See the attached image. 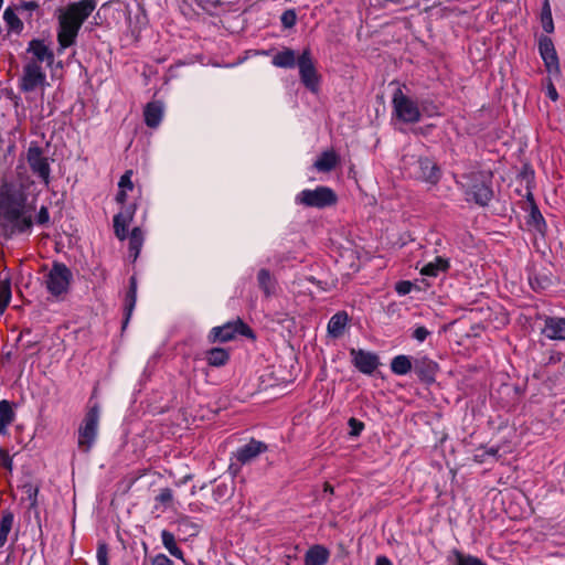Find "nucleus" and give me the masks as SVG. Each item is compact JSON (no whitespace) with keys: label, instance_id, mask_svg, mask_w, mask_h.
Returning a JSON list of instances; mask_svg holds the SVG:
<instances>
[{"label":"nucleus","instance_id":"nucleus-54","mask_svg":"<svg viewBox=\"0 0 565 565\" xmlns=\"http://www.w3.org/2000/svg\"><path fill=\"white\" fill-rule=\"evenodd\" d=\"M375 565H392V562L385 556H379Z\"/></svg>","mask_w":565,"mask_h":565},{"label":"nucleus","instance_id":"nucleus-4","mask_svg":"<svg viewBox=\"0 0 565 565\" xmlns=\"http://www.w3.org/2000/svg\"><path fill=\"white\" fill-rule=\"evenodd\" d=\"M393 115L402 122L416 124L422 118L418 104L397 88L392 98Z\"/></svg>","mask_w":565,"mask_h":565},{"label":"nucleus","instance_id":"nucleus-31","mask_svg":"<svg viewBox=\"0 0 565 565\" xmlns=\"http://www.w3.org/2000/svg\"><path fill=\"white\" fill-rule=\"evenodd\" d=\"M413 369V363L407 355H397L391 362V370L396 375H405Z\"/></svg>","mask_w":565,"mask_h":565},{"label":"nucleus","instance_id":"nucleus-32","mask_svg":"<svg viewBox=\"0 0 565 565\" xmlns=\"http://www.w3.org/2000/svg\"><path fill=\"white\" fill-rule=\"evenodd\" d=\"M18 14L14 8H7L3 12V20L11 31L20 33L23 29V23Z\"/></svg>","mask_w":565,"mask_h":565},{"label":"nucleus","instance_id":"nucleus-34","mask_svg":"<svg viewBox=\"0 0 565 565\" xmlns=\"http://www.w3.org/2000/svg\"><path fill=\"white\" fill-rule=\"evenodd\" d=\"M39 3L35 1H20L14 6V9L21 14L28 22L32 20V13L39 10Z\"/></svg>","mask_w":565,"mask_h":565},{"label":"nucleus","instance_id":"nucleus-52","mask_svg":"<svg viewBox=\"0 0 565 565\" xmlns=\"http://www.w3.org/2000/svg\"><path fill=\"white\" fill-rule=\"evenodd\" d=\"M547 96L554 102L557 100V98H558V94L553 84H550L547 87Z\"/></svg>","mask_w":565,"mask_h":565},{"label":"nucleus","instance_id":"nucleus-25","mask_svg":"<svg viewBox=\"0 0 565 565\" xmlns=\"http://www.w3.org/2000/svg\"><path fill=\"white\" fill-rule=\"evenodd\" d=\"M448 268V259L438 256L433 262L425 264L420 268V274L424 276L437 277L440 273L447 271Z\"/></svg>","mask_w":565,"mask_h":565},{"label":"nucleus","instance_id":"nucleus-35","mask_svg":"<svg viewBox=\"0 0 565 565\" xmlns=\"http://www.w3.org/2000/svg\"><path fill=\"white\" fill-rule=\"evenodd\" d=\"M233 484L221 482L214 488L213 498L217 502H225L233 495Z\"/></svg>","mask_w":565,"mask_h":565},{"label":"nucleus","instance_id":"nucleus-12","mask_svg":"<svg viewBox=\"0 0 565 565\" xmlns=\"http://www.w3.org/2000/svg\"><path fill=\"white\" fill-rule=\"evenodd\" d=\"M26 160L32 172L36 174L45 185H49L51 168L49 159L43 156L42 149L38 146H31L28 149Z\"/></svg>","mask_w":565,"mask_h":565},{"label":"nucleus","instance_id":"nucleus-36","mask_svg":"<svg viewBox=\"0 0 565 565\" xmlns=\"http://www.w3.org/2000/svg\"><path fill=\"white\" fill-rule=\"evenodd\" d=\"M541 22L545 32L552 33L554 31V23L548 0H544L541 13Z\"/></svg>","mask_w":565,"mask_h":565},{"label":"nucleus","instance_id":"nucleus-43","mask_svg":"<svg viewBox=\"0 0 565 565\" xmlns=\"http://www.w3.org/2000/svg\"><path fill=\"white\" fill-rule=\"evenodd\" d=\"M297 20L296 13L292 10H287L281 15V23L285 28H291Z\"/></svg>","mask_w":565,"mask_h":565},{"label":"nucleus","instance_id":"nucleus-16","mask_svg":"<svg viewBox=\"0 0 565 565\" xmlns=\"http://www.w3.org/2000/svg\"><path fill=\"white\" fill-rule=\"evenodd\" d=\"M266 450L267 446L264 443L252 439L246 445L239 447L234 457L241 465H246Z\"/></svg>","mask_w":565,"mask_h":565},{"label":"nucleus","instance_id":"nucleus-13","mask_svg":"<svg viewBox=\"0 0 565 565\" xmlns=\"http://www.w3.org/2000/svg\"><path fill=\"white\" fill-rule=\"evenodd\" d=\"M25 62H33L38 65L44 63L51 67L54 62V53L43 40L34 39L28 45Z\"/></svg>","mask_w":565,"mask_h":565},{"label":"nucleus","instance_id":"nucleus-29","mask_svg":"<svg viewBox=\"0 0 565 565\" xmlns=\"http://www.w3.org/2000/svg\"><path fill=\"white\" fill-rule=\"evenodd\" d=\"M14 412L9 401L0 402V434L7 431V427L14 420Z\"/></svg>","mask_w":565,"mask_h":565},{"label":"nucleus","instance_id":"nucleus-56","mask_svg":"<svg viewBox=\"0 0 565 565\" xmlns=\"http://www.w3.org/2000/svg\"><path fill=\"white\" fill-rule=\"evenodd\" d=\"M186 565H192V564H186Z\"/></svg>","mask_w":565,"mask_h":565},{"label":"nucleus","instance_id":"nucleus-1","mask_svg":"<svg viewBox=\"0 0 565 565\" xmlns=\"http://www.w3.org/2000/svg\"><path fill=\"white\" fill-rule=\"evenodd\" d=\"M33 206L25 203L21 192L8 190L0 194V234L11 236L23 233L32 226Z\"/></svg>","mask_w":565,"mask_h":565},{"label":"nucleus","instance_id":"nucleus-23","mask_svg":"<svg viewBox=\"0 0 565 565\" xmlns=\"http://www.w3.org/2000/svg\"><path fill=\"white\" fill-rule=\"evenodd\" d=\"M329 559V551L321 546L310 547L305 555V565H324Z\"/></svg>","mask_w":565,"mask_h":565},{"label":"nucleus","instance_id":"nucleus-51","mask_svg":"<svg viewBox=\"0 0 565 565\" xmlns=\"http://www.w3.org/2000/svg\"><path fill=\"white\" fill-rule=\"evenodd\" d=\"M498 452V449H494V448H490L489 450L487 451H483L482 454H477L476 455V459L480 462H483L486 460V455H489V456H495Z\"/></svg>","mask_w":565,"mask_h":565},{"label":"nucleus","instance_id":"nucleus-53","mask_svg":"<svg viewBox=\"0 0 565 565\" xmlns=\"http://www.w3.org/2000/svg\"><path fill=\"white\" fill-rule=\"evenodd\" d=\"M397 291L402 295H405L411 289V284L409 282H401L397 285Z\"/></svg>","mask_w":565,"mask_h":565},{"label":"nucleus","instance_id":"nucleus-3","mask_svg":"<svg viewBox=\"0 0 565 565\" xmlns=\"http://www.w3.org/2000/svg\"><path fill=\"white\" fill-rule=\"evenodd\" d=\"M461 179L458 184L477 204L484 206L492 200V173L490 171H473L463 174Z\"/></svg>","mask_w":565,"mask_h":565},{"label":"nucleus","instance_id":"nucleus-50","mask_svg":"<svg viewBox=\"0 0 565 565\" xmlns=\"http://www.w3.org/2000/svg\"><path fill=\"white\" fill-rule=\"evenodd\" d=\"M349 424L353 428V435H359L364 427L363 423L355 418H350Z\"/></svg>","mask_w":565,"mask_h":565},{"label":"nucleus","instance_id":"nucleus-44","mask_svg":"<svg viewBox=\"0 0 565 565\" xmlns=\"http://www.w3.org/2000/svg\"><path fill=\"white\" fill-rule=\"evenodd\" d=\"M0 466L8 471L12 470V458L3 448H0Z\"/></svg>","mask_w":565,"mask_h":565},{"label":"nucleus","instance_id":"nucleus-28","mask_svg":"<svg viewBox=\"0 0 565 565\" xmlns=\"http://www.w3.org/2000/svg\"><path fill=\"white\" fill-rule=\"evenodd\" d=\"M230 353L223 348H213L206 352V361L211 366H223L227 363Z\"/></svg>","mask_w":565,"mask_h":565},{"label":"nucleus","instance_id":"nucleus-21","mask_svg":"<svg viewBox=\"0 0 565 565\" xmlns=\"http://www.w3.org/2000/svg\"><path fill=\"white\" fill-rule=\"evenodd\" d=\"M340 162L339 156L333 150L323 151L315 161L313 168L319 172H330Z\"/></svg>","mask_w":565,"mask_h":565},{"label":"nucleus","instance_id":"nucleus-49","mask_svg":"<svg viewBox=\"0 0 565 565\" xmlns=\"http://www.w3.org/2000/svg\"><path fill=\"white\" fill-rule=\"evenodd\" d=\"M50 220L49 211L45 206H42L39 211L36 222L39 224H46Z\"/></svg>","mask_w":565,"mask_h":565},{"label":"nucleus","instance_id":"nucleus-41","mask_svg":"<svg viewBox=\"0 0 565 565\" xmlns=\"http://www.w3.org/2000/svg\"><path fill=\"white\" fill-rule=\"evenodd\" d=\"M97 562L98 565H109L108 563V547L105 543H100L97 547Z\"/></svg>","mask_w":565,"mask_h":565},{"label":"nucleus","instance_id":"nucleus-24","mask_svg":"<svg viewBox=\"0 0 565 565\" xmlns=\"http://www.w3.org/2000/svg\"><path fill=\"white\" fill-rule=\"evenodd\" d=\"M257 281L266 297H270L276 292L277 281L268 269L263 268L258 271Z\"/></svg>","mask_w":565,"mask_h":565},{"label":"nucleus","instance_id":"nucleus-9","mask_svg":"<svg viewBox=\"0 0 565 565\" xmlns=\"http://www.w3.org/2000/svg\"><path fill=\"white\" fill-rule=\"evenodd\" d=\"M71 279L70 269L64 264L56 263L46 275L45 285L52 295L58 296L67 290Z\"/></svg>","mask_w":565,"mask_h":565},{"label":"nucleus","instance_id":"nucleus-6","mask_svg":"<svg viewBox=\"0 0 565 565\" xmlns=\"http://www.w3.org/2000/svg\"><path fill=\"white\" fill-rule=\"evenodd\" d=\"M295 201L297 204L307 207L324 209L334 205L338 201V196L332 189L321 185L313 190L299 192Z\"/></svg>","mask_w":565,"mask_h":565},{"label":"nucleus","instance_id":"nucleus-11","mask_svg":"<svg viewBox=\"0 0 565 565\" xmlns=\"http://www.w3.org/2000/svg\"><path fill=\"white\" fill-rule=\"evenodd\" d=\"M409 174L416 180L437 184L440 179V169L433 160L419 158L414 162Z\"/></svg>","mask_w":565,"mask_h":565},{"label":"nucleus","instance_id":"nucleus-38","mask_svg":"<svg viewBox=\"0 0 565 565\" xmlns=\"http://www.w3.org/2000/svg\"><path fill=\"white\" fill-rule=\"evenodd\" d=\"M143 243V236L141 233V230L139 227H135L131 231L130 237H129V248L130 252L134 254V257L136 258L140 252V248Z\"/></svg>","mask_w":565,"mask_h":565},{"label":"nucleus","instance_id":"nucleus-10","mask_svg":"<svg viewBox=\"0 0 565 565\" xmlns=\"http://www.w3.org/2000/svg\"><path fill=\"white\" fill-rule=\"evenodd\" d=\"M297 65L303 85L311 92H317L319 86V76L311 57L310 51L307 49L298 57Z\"/></svg>","mask_w":565,"mask_h":565},{"label":"nucleus","instance_id":"nucleus-55","mask_svg":"<svg viewBox=\"0 0 565 565\" xmlns=\"http://www.w3.org/2000/svg\"><path fill=\"white\" fill-rule=\"evenodd\" d=\"M323 491L324 492H329L330 494H332L333 493V487L330 483L326 482L324 487H323Z\"/></svg>","mask_w":565,"mask_h":565},{"label":"nucleus","instance_id":"nucleus-33","mask_svg":"<svg viewBox=\"0 0 565 565\" xmlns=\"http://www.w3.org/2000/svg\"><path fill=\"white\" fill-rule=\"evenodd\" d=\"M13 525V515L10 512L3 513L0 519V547L4 546L8 535Z\"/></svg>","mask_w":565,"mask_h":565},{"label":"nucleus","instance_id":"nucleus-5","mask_svg":"<svg viewBox=\"0 0 565 565\" xmlns=\"http://www.w3.org/2000/svg\"><path fill=\"white\" fill-rule=\"evenodd\" d=\"M99 417V407L97 405L92 406L85 414V417L78 428L77 445L84 452H88L92 449L97 438Z\"/></svg>","mask_w":565,"mask_h":565},{"label":"nucleus","instance_id":"nucleus-20","mask_svg":"<svg viewBox=\"0 0 565 565\" xmlns=\"http://www.w3.org/2000/svg\"><path fill=\"white\" fill-rule=\"evenodd\" d=\"M163 116V104L154 100L146 105L143 110L145 122L150 128L159 126Z\"/></svg>","mask_w":565,"mask_h":565},{"label":"nucleus","instance_id":"nucleus-45","mask_svg":"<svg viewBox=\"0 0 565 565\" xmlns=\"http://www.w3.org/2000/svg\"><path fill=\"white\" fill-rule=\"evenodd\" d=\"M24 492L28 494L29 500L31 501V505H35L36 503V494H38V488L34 487L31 483H28L23 487Z\"/></svg>","mask_w":565,"mask_h":565},{"label":"nucleus","instance_id":"nucleus-8","mask_svg":"<svg viewBox=\"0 0 565 565\" xmlns=\"http://www.w3.org/2000/svg\"><path fill=\"white\" fill-rule=\"evenodd\" d=\"M236 334H242L247 338L254 339L253 330L243 322L241 319L227 322L220 327H214L209 334V341L215 342H227L235 338Z\"/></svg>","mask_w":565,"mask_h":565},{"label":"nucleus","instance_id":"nucleus-48","mask_svg":"<svg viewBox=\"0 0 565 565\" xmlns=\"http://www.w3.org/2000/svg\"><path fill=\"white\" fill-rule=\"evenodd\" d=\"M531 216L537 227L539 231H542V226H545V222H544V218L543 216L541 215V213L537 211V209H533L532 212H531Z\"/></svg>","mask_w":565,"mask_h":565},{"label":"nucleus","instance_id":"nucleus-37","mask_svg":"<svg viewBox=\"0 0 565 565\" xmlns=\"http://www.w3.org/2000/svg\"><path fill=\"white\" fill-rule=\"evenodd\" d=\"M11 300V285L4 279L0 280V315L4 312Z\"/></svg>","mask_w":565,"mask_h":565},{"label":"nucleus","instance_id":"nucleus-47","mask_svg":"<svg viewBox=\"0 0 565 565\" xmlns=\"http://www.w3.org/2000/svg\"><path fill=\"white\" fill-rule=\"evenodd\" d=\"M173 498L172 491L169 488L161 489L157 500L161 503H169Z\"/></svg>","mask_w":565,"mask_h":565},{"label":"nucleus","instance_id":"nucleus-14","mask_svg":"<svg viewBox=\"0 0 565 565\" xmlns=\"http://www.w3.org/2000/svg\"><path fill=\"white\" fill-rule=\"evenodd\" d=\"M355 367L365 374H371L379 365V359L374 353L352 349L350 351Z\"/></svg>","mask_w":565,"mask_h":565},{"label":"nucleus","instance_id":"nucleus-15","mask_svg":"<svg viewBox=\"0 0 565 565\" xmlns=\"http://www.w3.org/2000/svg\"><path fill=\"white\" fill-rule=\"evenodd\" d=\"M541 332L550 340L565 341V318L545 317Z\"/></svg>","mask_w":565,"mask_h":565},{"label":"nucleus","instance_id":"nucleus-46","mask_svg":"<svg viewBox=\"0 0 565 565\" xmlns=\"http://www.w3.org/2000/svg\"><path fill=\"white\" fill-rule=\"evenodd\" d=\"M429 334L430 332L425 327H417L413 332V338L419 342H423Z\"/></svg>","mask_w":565,"mask_h":565},{"label":"nucleus","instance_id":"nucleus-17","mask_svg":"<svg viewBox=\"0 0 565 565\" xmlns=\"http://www.w3.org/2000/svg\"><path fill=\"white\" fill-rule=\"evenodd\" d=\"M136 212L135 205L126 206L114 217V231L118 239L124 241L127 238L128 226L130 225Z\"/></svg>","mask_w":565,"mask_h":565},{"label":"nucleus","instance_id":"nucleus-19","mask_svg":"<svg viewBox=\"0 0 565 565\" xmlns=\"http://www.w3.org/2000/svg\"><path fill=\"white\" fill-rule=\"evenodd\" d=\"M540 54L548 70V72L558 70V58L556 55L555 47L548 38H543L540 40L539 44Z\"/></svg>","mask_w":565,"mask_h":565},{"label":"nucleus","instance_id":"nucleus-40","mask_svg":"<svg viewBox=\"0 0 565 565\" xmlns=\"http://www.w3.org/2000/svg\"><path fill=\"white\" fill-rule=\"evenodd\" d=\"M452 554L455 556V565H487L478 557L462 554L457 550H455Z\"/></svg>","mask_w":565,"mask_h":565},{"label":"nucleus","instance_id":"nucleus-2","mask_svg":"<svg viewBox=\"0 0 565 565\" xmlns=\"http://www.w3.org/2000/svg\"><path fill=\"white\" fill-rule=\"evenodd\" d=\"M96 6L97 0H79L61 11L57 32V42L61 49H66L75 43L81 26Z\"/></svg>","mask_w":565,"mask_h":565},{"label":"nucleus","instance_id":"nucleus-27","mask_svg":"<svg viewBox=\"0 0 565 565\" xmlns=\"http://www.w3.org/2000/svg\"><path fill=\"white\" fill-rule=\"evenodd\" d=\"M132 178V170H127L120 178L118 188L119 191L116 195V201L120 204H124L127 200V193L129 191H132L134 183L131 181Z\"/></svg>","mask_w":565,"mask_h":565},{"label":"nucleus","instance_id":"nucleus-42","mask_svg":"<svg viewBox=\"0 0 565 565\" xmlns=\"http://www.w3.org/2000/svg\"><path fill=\"white\" fill-rule=\"evenodd\" d=\"M143 565H173L172 561L164 554H157Z\"/></svg>","mask_w":565,"mask_h":565},{"label":"nucleus","instance_id":"nucleus-7","mask_svg":"<svg viewBox=\"0 0 565 565\" xmlns=\"http://www.w3.org/2000/svg\"><path fill=\"white\" fill-rule=\"evenodd\" d=\"M49 85L46 74L42 66L34 64L33 62H25L23 73L20 78V89L24 93L41 90L43 94L44 89Z\"/></svg>","mask_w":565,"mask_h":565},{"label":"nucleus","instance_id":"nucleus-22","mask_svg":"<svg viewBox=\"0 0 565 565\" xmlns=\"http://www.w3.org/2000/svg\"><path fill=\"white\" fill-rule=\"evenodd\" d=\"M349 322V316L345 311H339L331 317L328 322V333L332 338H340Z\"/></svg>","mask_w":565,"mask_h":565},{"label":"nucleus","instance_id":"nucleus-18","mask_svg":"<svg viewBox=\"0 0 565 565\" xmlns=\"http://www.w3.org/2000/svg\"><path fill=\"white\" fill-rule=\"evenodd\" d=\"M413 369L422 381L433 382L438 371V364L426 356H422L415 359Z\"/></svg>","mask_w":565,"mask_h":565},{"label":"nucleus","instance_id":"nucleus-26","mask_svg":"<svg viewBox=\"0 0 565 565\" xmlns=\"http://www.w3.org/2000/svg\"><path fill=\"white\" fill-rule=\"evenodd\" d=\"M297 61L295 51L286 47L274 55L271 63L276 67L292 68Z\"/></svg>","mask_w":565,"mask_h":565},{"label":"nucleus","instance_id":"nucleus-39","mask_svg":"<svg viewBox=\"0 0 565 565\" xmlns=\"http://www.w3.org/2000/svg\"><path fill=\"white\" fill-rule=\"evenodd\" d=\"M136 300H137V281H136V278L132 276L130 278L129 291L126 297V310H127L126 319L127 320L129 319V317L132 312V309L135 308Z\"/></svg>","mask_w":565,"mask_h":565},{"label":"nucleus","instance_id":"nucleus-30","mask_svg":"<svg viewBox=\"0 0 565 565\" xmlns=\"http://www.w3.org/2000/svg\"><path fill=\"white\" fill-rule=\"evenodd\" d=\"M161 540H162L163 546L168 550V552L172 556H174L181 561H184L183 552L177 545L175 537L171 532L163 530L161 532Z\"/></svg>","mask_w":565,"mask_h":565}]
</instances>
